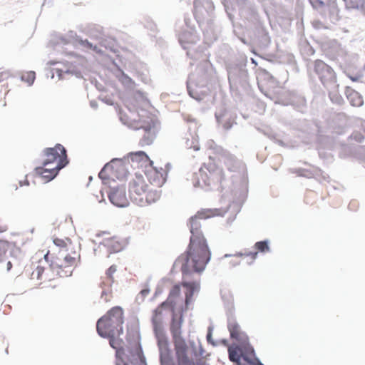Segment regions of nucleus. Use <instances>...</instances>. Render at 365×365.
Instances as JSON below:
<instances>
[{
  "label": "nucleus",
  "mask_w": 365,
  "mask_h": 365,
  "mask_svg": "<svg viewBox=\"0 0 365 365\" xmlns=\"http://www.w3.org/2000/svg\"><path fill=\"white\" fill-rule=\"evenodd\" d=\"M78 250H71V253L51 254L48 252L44 255L46 262H50V271L60 277H66L71 275L74 267L80 261Z\"/></svg>",
  "instance_id": "obj_1"
},
{
  "label": "nucleus",
  "mask_w": 365,
  "mask_h": 365,
  "mask_svg": "<svg viewBox=\"0 0 365 365\" xmlns=\"http://www.w3.org/2000/svg\"><path fill=\"white\" fill-rule=\"evenodd\" d=\"M124 323V312L119 307H113L109 309L97 322L96 330L100 336L110 334H123Z\"/></svg>",
  "instance_id": "obj_2"
},
{
  "label": "nucleus",
  "mask_w": 365,
  "mask_h": 365,
  "mask_svg": "<svg viewBox=\"0 0 365 365\" xmlns=\"http://www.w3.org/2000/svg\"><path fill=\"white\" fill-rule=\"evenodd\" d=\"M129 194L131 200L139 206L155 202L160 197L159 193L156 190L150 189L140 175H135L130 182Z\"/></svg>",
  "instance_id": "obj_3"
},
{
  "label": "nucleus",
  "mask_w": 365,
  "mask_h": 365,
  "mask_svg": "<svg viewBox=\"0 0 365 365\" xmlns=\"http://www.w3.org/2000/svg\"><path fill=\"white\" fill-rule=\"evenodd\" d=\"M260 91L275 103H281L288 97V91L267 72L261 73L257 78Z\"/></svg>",
  "instance_id": "obj_4"
},
{
  "label": "nucleus",
  "mask_w": 365,
  "mask_h": 365,
  "mask_svg": "<svg viewBox=\"0 0 365 365\" xmlns=\"http://www.w3.org/2000/svg\"><path fill=\"white\" fill-rule=\"evenodd\" d=\"M311 71L317 76L324 87L328 90L339 87L334 70L324 61L317 59L310 66Z\"/></svg>",
  "instance_id": "obj_5"
},
{
  "label": "nucleus",
  "mask_w": 365,
  "mask_h": 365,
  "mask_svg": "<svg viewBox=\"0 0 365 365\" xmlns=\"http://www.w3.org/2000/svg\"><path fill=\"white\" fill-rule=\"evenodd\" d=\"M42 156L43 166L51 165L62 169L68 163L66 150L61 144H56L53 148H45Z\"/></svg>",
  "instance_id": "obj_6"
},
{
  "label": "nucleus",
  "mask_w": 365,
  "mask_h": 365,
  "mask_svg": "<svg viewBox=\"0 0 365 365\" xmlns=\"http://www.w3.org/2000/svg\"><path fill=\"white\" fill-rule=\"evenodd\" d=\"M170 307L166 302L161 303L154 311L152 317L153 329L158 339V345L160 348H168V341L163 333L161 324L163 319L164 312Z\"/></svg>",
  "instance_id": "obj_7"
},
{
  "label": "nucleus",
  "mask_w": 365,
  "mask_h": 365,
  "mask_svg": "<svg viewBox=\"0 0 365 365\" xmlns=\"http://www.w3.org/2000/svg\"><path fill=\"white\" fill-rule=\"evenodd\" d=\"M26 272L30 279L36 282V284L40 285L54 279L49 274L50 269H47L45 272L44 267L40 265L35 266L33 264Z\"/></svg>",
  "instance_id": "obj_8"
},
{
  "label": "nucleus",
  "mask_w": 365,
  "mask_h": 365,
  "mask_svg": "<svg viewBox=\"0 0 365 365\" xmlns=\"http://www.w3.org/2000/svg\"><path fill=\"white\" fill-rule=\"evenodd\" d=\"M146 178L149 182L156 187H161L165 182V172L163 168L160 170L153 166V162L146 168L145 172Z\"/></svg>",
  "instance_id": "obj_9"
},
{
  "label": "nucleus",
  "mask_w": 365,
  "mask_h": 365,
  "mask_svg": "<svg viewBox=\"0 0 365 365\" xmlns=\"http://www.w3.org/2000/svg\"><path fill=\"white\" fill-rule=\"evenodd\" d=\"M227 329L229 330L230 338L240 343H247L248 336L241 329L240 324L234 318H230L227 322Z\"/></svg>",
  "instance_id": "obj_10"
},
{
  "label": "nucleus",
  "mask_w": 365,
  "mask_h": 365,
  "mask_svg": "<svg viewBox=\"0 0 365 365\" xmlns=\"http://www.w3.org/2000/svg\"><path fill=\"white\" fill-rule=\"evenodd\" d=\"M226 158V153L222 148L217 147L211 149V153L209 155V170L214 171L221 167L222 161H224Z\"/></svg>",
  "instance_id": "obj_11"
},
{
  "label": "nucleus",
  "mask_w": 365,
  "mask_h": 365,
  "mask_svg": "<svg viewBox=\"0 0 365 365\" xmlns=\"http://www.w3.org/2000/svg\"><path fill=\"white\" fill-rule=\"evenodd\" d=\"M108 197L111 203L117 207H123L128 205L125 191L123 187L111 188L108 193Z\"/></svg>",
  "instance_id": "obj_12"
},
{
  "label": "nucleus",
  "mask_w": 365,
  "mask_h": 365,
  "mask_svg": "<svg viewBox=\"0 0 365 365\" xmlns=\"http://www.w3.org/2000/svg\"><path fill=\"white\" fill-rule=\"evenodd\" d=\"M173 340L179 365L190 364V361L186 355L187 346L185 341L182 339L181 336L173 337Z\"/></svg>",
  "instance_id": "obj_13"
},
{
  "label": "nucleus",
  "mask_w": 365,
  "mask_h": 365,
  "mask_svg": "<svg viewBox=\"0 0 365 365\" xmlns=\"http://www.w3.org/2000/svg\"><path fill=\"white\" fill-rule=\"evenodd\" d=\"M60 170L61 169H58V167L51 165L43 166V165H42V166L36 168L35 173L46 182H49L58 175Z\"/></svg>",
  "instance_id": "obj_14"
},
{
  "label": "nucleus",
  "mask_w": 365,
  "mask_h": 365,
  "mask_svg": "<svg viewBox=\"0 0 365 365\" xmlns=\"http://www.w3.org/2000/svg\"><path fill=\"white\" fill-rule=\"evenodd\" d=\"M170 309L174 312L178 304L181 306L183 303L182 299L180 298V287L178 284L175 285L170 290L169 296L165 301Z\"/></svg>",
  "instance_id": "obj_15"
},
{
  "label": "nucleus",
  "mask_w": 365,
  "mask_h": 365,
  "mask_svg": "<svg viewBox=\"0 0 365 365\" xmlns=\"http://www.w3.org/2000/svg\"><path fill=\"white\" fill-rule=\"evenodd\" d=\"M121 334H110L109 336H101L103 338L109 339L110 346L116 351V358H120V354L123 353V340L120 337Z\"/></svg>",
  "instance_id": "obj_16"
},
{
  "label": "nucleus",
  "mask_w": 365,
  "mask_h": 365,
  "mask_svg": "<svg viewBox=\"0 0 365 365\" xmlns=\"http://www.w3.org/2000/svg\"><path fill=\"white\" fill-rule=\"evenodd\" d=\"M54 245L58 248V251L57 253H71V250H76L69 238H54L53 239Z\"/></svg>",
  "instance_id": "obj_17"
},
{
  "label": "nucleus",
  "mask_w": 365,
  "mask_h": 365,
  "mask_svg": "<svg viewBox=\"0 0 365 365\" xmlns=\"http://www.w3.org/2000/svg\"><path fill=\"white\" fill-rule=\"evenodd\" d=\"M11 250V242L7 240H0V263L7 259Z\"/></svg>",
  "instance_id": "obj_18"
},
{
  "label": "nucleus",
  "mask_w": 365,
  "mask_h": 365,
  "mask_svg": "<svg viewBox=\"0 0 365 365\" xmlns=\"http://www.w3.org/2000/svg\"><path fill=\"white\" fill-rule=\"evenodd\" d=\"M346 97L353 106L359 107L363 104V99L361 95L352 89L346 91Z\"/></svg>",
  "instance_id": "obj_19"
},
{
  "label": "nucleus",
  "mask_w": 365,
  "mask_h": 365,
  "mask_svg": "<svg viewBox=\"0 0 365 365\" xmlns=\"http://www.w3.org/2000/svg\"><path fill=\"white\" fill-rule=\"evenodd\" d=\"M187 89L190 96L193 98L200 101L204 98V93L202 90L200 91V88L195 83H189L187 84Z\"/></svg>",
  "instance_id": "obj_20"
},
{
  "label": "nucleus",
  "mask_w": 365,
  "mask_h": 365,
  "mask_svg": "<svg viewBox=\"0 0 365 365\" xmlns=\"http://www.w3.org/2000/svg\"><path fill=\"white\" fill-rule=\"evenodd\" d=\"M114 282V278H110L106 275L101 277L100 287L103 289L102 297L110 294V288Z\"/></svg>",
  "instance_id": "obj_21"
},
{
  "label": "nucleus",
  "mask_w": 365,
  "mask_h": 365,
  "mask_svg": "<svg viewBox=\"0 0 365 365\" xmlns=\"http://www.w3.org/2000/svg\"><path fill=\"white\" fill-rule=\"evenodd\" d=\"M196 36L188 31H184L179 34V41L183 46H186L190 43L195 41Z\"/></svg>",
  "instance_id": "obj_22"
},
{
  "label": "nucleus",
  "mask_w": 365,
  "mask_h": 365,
  "mask_svg": "<svg viewBox=\"0 0 365 365\" xmlns=\"http://www.w3.org/2000/svg\"><path fill=\"white\" fill-rule=\"evenodd\" d=\"M124 365H146L145 358L140 351L131 354L128 361Z\"/></svg>",
  "instance_id": "obj_23"
},
{
  "label": "nucleus",
  "mask_w": 365,
  "mask_h": 365,
  "mask_svg": "<svg viewBox=\"0 0 365 365\" xmlns=\"http://www.w3.org/2000/svg\"><path fill=\"white\" fill-rule=\"evenodd\" d=\"M228 354H229V359L231 361H233V362H235L237 364L240 362L241 355H242V351H241V349L238 346H230L228 348Z\"/></svg>",
  "instance_id": "obj_24"
},
{
  "label": "nucleus",
  "mask_w": 365,
  "mask_h": 365,
  "mask_svg": "<svg viewBox=\"0 0 365 365\" xmlns=\"http://www.w3.org/2000/svg\"><path fill=\"white\" fill-rule=\"evenodd\" d=\"M190 180L194 187H199L200 185V182L205 181V173L203 168H200L197 172L193 173Z\"/></svg>",
  "instance_id": "obj_25"
},
{
  "label": "nucleus",
  "mask_w": 365,
  "mask_h": 365,
  "mask_svg": "<svg viewBox=\"0 0 365 365\" xmlns=\"http://www.w3.org/2000/svg\"><path fill=\"white\" fill-rule=\"evenodd\" d=\"M182 286L186 288L185 302L187 305L193 295L195 286L191 282H183Z\"/></svg>",
  "instance_id": "obj_26"
},
{
  "label": "nucleus",
  "mask_w": 365,
  "mask_h": 365,
  "mask_svg": "<svg viewBox=\"0 0 365 365\" xmlns=\"http://www.w3.org/2000/svg\"><path fill=\"white\" fill-rule=\"evenodd\" d=\"M192 266L194 270L197 272H201L204 270L205 267V260L204 257H199V259H196V257H192Z\"/></svg>",
  "instance_id": "obj_27"
},
{
  "label": "nucleus",
  "mask_w": 365,
  "mask_h": 365,
  "mask_svg": "<svg viewBox=\"0 0 365 365\" xmlns=\"http://www.w3.org/2000/svg\"><path fill=\"white\" fill-rule=\"evenodd\" d=\"M181 324H182V317H180L179 321H175L173 319L172 325H171V332H172L173 337L180 336Z\"/></svg>",
  "instance_id": "obj_28"
},
{
  "label": "nucleus",
  "mask_w": 365,
  "mask_h": 365,
  "mask_svg": "<svg viewBox=\"0 0 365 365\" xmlns=\"http://www.w3.org/2000/svg\"><path fill=\"white\" fill-rule=\"evenodd\" d=\"M36 78V73L34 71H28L22 74L21 80L26 82L29 86L34 83Z\"/></svg>",
  "instance_id": "obj_29"
},
{
  "label": "nucleus",
  "mask_w": 365,
  "mask_h": 365,
  "mask_svg": "<svg viewBox=\"0 0 365 365\" xmlns=\"http://www.w3.org/2000/svg\"><path fill=\"white\" fill-rule=\"evenodd\" d=\"M130 158L132 160H149L148 155L144 153L143 151H138L135 153H130Z\"/></svg>",
  "instance_id": "obj_30"
},
{
  "label": "nucleus",
  "mask_w": 365,
  "mask_h": 365,
  "mask_svg": "<svg viewBox=\"0 0 365 365\" xmlns=\"http://www.w3.org/2000/svg\"><path fill=\"white\" fill-rule=\"evenodd\" d=\"M255 247L258 251L262 252H268L269 250L267 241L257 242L255 243Z\"/></svg>",
  "instance_id": "obj_31"
},
{
  "label": "nucleus",
  "mask_w": 365,
  "mask_h": 365,
  "mask_svg": "<svg viewBox=\"0 0 365 365\" xmlns=\"http://www.w3.org/2000/svg\"><path fill=\"white\" fill-rule=\"evenodd\" d=\"M222 298L224 300V302L227 304H232L234 302L233 295L228 290H225L223 292H222Z\"/></svg>",
  "instance_id": "obj_32"
},
{
  "label": "nucleus",
  "mask_w": 365,
  "mask_h": 365,
  "mask_svg": "<svg viewBox=\"0 0 365 365\" xmlns=\"http://www.w3.org/2000/svg\"><path fill=\"white\" fill-rule=\"evenodd\" d=\"M223 215V211L220 209L216 210H207V218L214 217V216H222Z\"/></svg>",
  "instance_id": "obj_33"
},
{
  "label": "nucleus",
  "mask_w": 365,
  "mask_h": 365,
  "mask_svg": "<svg viewBox=\"0 0 365 365\" xmlns=\"http://www.w3.org/2000/svg\"><path fill=\"white\" fill-rule=\"evenodd\" d=\"M312 6L315 9H321L324 7L325 4L322 0H309Z\"/></svg>",
  "instance_id": "obj_34"
},
{
  "label": "nucleus",
  "mask_w": 365,
  "mask_h": 365,
  "mask_svg": "<svg viewBox=\"0 0 365 365\" xmlns=\"http://www.w3.org/2000/svg\"><path fill=\"white\" fill-rule=\"evenodd\" d=\"M10 76V73L2 68H0V83L8 79Z\"/></svg>",
  "instance_id": "obj_35"
},
{
  "label": "nucleus",
  "mask_w": 365,
  "mask_h": 365,
  "mask_svg": "<svg viewBox=\"0 0 365 365\" xmlns=\"http://www.w3.org/2000/svg\"><path fill=\"white\" fill-rule=\"evenodd\" d=\"M117 271V267L115 265H111L106 272V274L108 277H110V278L113 277V274L115 273Z\"/></svg>",
  "instance_id": "obj_36"
},
{
  "label": "nucleus",
  "mask_w": 365,
  "mask_h": 365,
  "mask_svg": "<svg viewBox=\"0 0 365 365\" xmlns=\"http://www.w3.org/2000/svg\"><path fill=\"white\" fill-rule=\"evenodd\" d=\"M81 44L83 46H84L85 48H88V49H91V48H93V45L92 43H91L90 42H88V41H83L81 42Z\"/></svg>",
  "instance_id": "obj_37"
},
{
  "label": "nucleus",
  "mask_w": 365,
  "mask_h": 365,
  "mask_svg": "<svg viewBox=\"0 0 365 365\" xmlns=\"http://www.w3.org/2000/svg\"><path fill=\"white\" fill-rule=\"evenodd\" d=\"M8 230V226L0 222V233H3Z\"/></svg>",
  "instance_id": "obj_38"
},
{
  "label": "nucleus",
  "mask_w": 365,
  "mask_h": 365,
  "mask_svg": "<svg viewBox=\"0 0 365 365\" xmlns=\"http://www.w3.org/2000/svg\"><path fill=\"white\" fill-rule=\"evenodd\" d=\"M247 256H250L252 259H255L257 256V252H250V253L247 254Z\"/></svg>",
  "instance_id": "obj_39"
},
{
  "label": "nucleus",
  "mask_w": 365,
  "mask_h": 365,
  "mask_svg": "<svg viewBox=\"0 0 365 365\" xmlns=\"http://www.w3.org/2000/svg\"><path fill=\"white\" fill-rule=\"evenodd\" d=\"M12 268V263L11 261H8L6 264V270L10 271Z\"/></svg>",
  "instance_id": "obj_40"
},
{
  "label": "nucleus",
  "mask_w": 365,
  "mask_h": 365,
  "mask_svg": "<svg viewBox=\"0 0 365 365\" xmlns=\"http://www.w3.org/2000/svg\"><path fill=\"white\" fill-rule=\"evenodd\" d=\"M91 49L93 50V51H95L97 53H102V51L100 49H98V47L96 46H93V48H91Z\"/></svg>",
  "instance_id": "obj_41"
},
{
  "label": "nucleus",
  "mask_w": 365,
  "mask_h": 365,
  "mask_svg": "<svg viewBox=\"0 0 365 365\" xmlns=\"http://www.w3.org/2000/svg\"><path fill=\"white\" fill-rule=\"evenodd\" d=\"M29 185V181H28V180H27V179H25V180H24V182H21V181L20 182V185H21V186H23V185Z\"/></svg>",
  "instance_id": "obj_42"
},
{
  "label": "nucleus",
  "mask_w": 365,
  "mask_h": 365,
  "mask_svg": "<svg viewBox=\"0 0 365 365\" xmlns=\"http://www.w3.org/2000/svg\"><path fill=\"white\" fill-rule=\"evenodd\" d=\"M141 294L143 296H146L148 293H149V290L148 289H143L141 292H140Z\"/></svg>",
  "instance_id": "obj_43"
},
{
  "label": "nucleus",
  "mask_w": 365,
  "mask_h": 365,
  "mask_svg": "<svg viewBox=\"0 0 365 365\" xmlns=\"http://www.w3.org/2000/svg\"><path fill=\"white\" fill-rule=\"evenodd\" d=\"M252 365H263L262 364H261L259 361H258L257 360L256 361H254V362H252L251 363Z\"/></svg>",
  "instance_id": "obj_44"
},
{
  "label": "nucleus",
  "mask_w": 365,
  "mask_h": 365,
  "mask_svg": "<svg viewBox=\"0 0 365 365\" xmlns=\"http://www.w3.org/2000/svg\"><path fill=\"white\" fill-rule=\"evenodd\" d=\"M113 242H114L113 240H109V241H108L107 245L108 247H110L113 245Z\"/></svg>",
  "instance_id": "obj_45"
},
{
  "label": "nucleus",
  "mask_w": 365,
  "mask_h": 365,
  "mask_svg": "<svg viewBox=\"0 0 365 365\" xmlns=\"http://www.w3.org/2000/svg\"><path fill=\"white\" fill-rule=\"evenodd\" d=\"M207 341H210V333H208L207 334Z\"/></svg>",
  "instance_id": "obj_46"
},
{
  "label": "nucleus",
  "mask_w": 365,
  "mask_h": 365,
  "mask_svg": "<svg viewBox=\"0 0 365 365\" xmlns=\"http://www.w3.org/2000/svg\"><path fill=\"white\" fill-rule=\"evenodd\" d=\"M102 172L99 173V177L101 178Z\"/></svg>",
  "instance_id": "obj_47"
},
{
  "label": "nucleus",
  "mask_w": 365,
  "mask_h": 365,
  "mask_svg": "<svg viewBox=\"0 0 365 365\" xmlns=\"http://www.w3.org/2000/svg\"><path fill=\"white\" fill-rule=\"evenodd\" d=\"M208 261H209V258L207 257V259H206L207 263L208 262Z\"/></svg>",
  "instance_id": "obj_48"
},
{
  "label": "nucleus",
  "mask_w": 365,
  "mask_h": 365,
  "mask_svg": "<svg viewBox=\"0 0 365 365\" xmlns=\"http://www.w3.org/2000/svg\"><path fill=\"white\" fill-rule=\"evenodd\" d=\"M117 365H120V364H118V362H117Z\"/></svg>",
  "instance_id": "obj_49"
}]
</instances>
